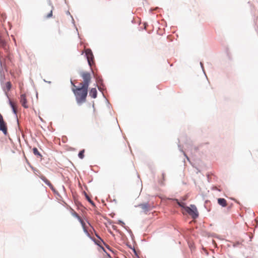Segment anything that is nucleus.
I'll return each mask as SVG.
<instances>
[{
  "mask_svg": "<svg viewBox=\"0 0 258 258\" xmlns=\"http://www.w3.org/2000/svg\"><path fill=\"white\" fill-rule=\"evenodd\" d=\"M74 88L72 91L74 92L76 100L78 104H81L86 101V97L88 94V88L80 86L77 87L73 85Z\"/></svg>",
  "mask_w": 258,
  "mask_h": 258,
  "instance_id": "1",
  "label": "nucleus"
},
{
  "mask_svg": "<svg viewBox=\"0 0 258 258\" xmlns=\"http://www.w3.org/2000/svg\"><path fill=\"white\" fill-rule=\"evenodd\" d=\"M81 76L83 78V82L80 84V86L88 88L91 80V77L90 73L82 72L81 73Z\"/></svg>",
  "mask_w": 258,
  "mask_h": 258,
  "instance_id": "2",
  "label": "nucleus"
},
{
  "mask_svg": "<svg viewBox=\"0 0 258 258\" xmlns=\"http://www.w3.org/2000/svg\"><path fill=\"white\" fill-rule=\"evenodd\" d=\"M185 212L188 214L193 219H196L199 216L197 208L194 205H190V207H185Z\"/></svg>",
  "mask_w": 258,
  "mask_h": 258,
  "instance_id": "3",
  "label": "nucleus"
},
{
  "mask_svg": "<svg viewBox=\"0 0 258 258\" xmlns=\"http://www.w3.org/2000/svg\"><path fill=\"white\" fill-rule=\"evenodd\" d=\"M85 52L87 58L88 62L90 67L94 63V56L91 50L89 48L85 49Z\"/></svg>",
  "mask_w": 258,
  "mask_h": 258,
  "instance_id": "4",
  "label": "nucleus"
},
{
  "mask_svg": "<svg viewBox=\"0 0 258 258\" xmlns=\"http://www.w3.org/2000/svg\"><path fill=\"white\" fill-rule=\"evenodd\" d=\"M79 222L81 223V225H82V226L83 227V231L85 233V234L90 238H92V236L91 235V234L90 233L89 231H88V230L87 229V227L86 226V224L84 222V221L81 219H80Z\"/></svg>",
  "mask_w": 258,
  "mask_h": 258,
  "instance_id": "5",
  "label": "nucleus"
},
{
  "mask_svg": "<svg viewBox=\"0 0 258 258\" xmlns=\"http://www.w3.org/2000/svg\"><path fill=\"white\" fill-rule=\"evenodd\" d=\"M0 131H2L5 135L8 134L7 123L4 119L0 121Z\"/></svg>",
  "mask_w": 258,
  "mask_h": 258,
  "instance_id": "6",
  "label": "nucleus"
},
{
  "mask_svg": "<svg viewBox=\"0 0 258 258\" xmlns=\"http://www.w3.org/2000/svg\"><path fill=\"white\" fill-rule=\"evenodd\" d=\"M20 102L22 105L25 108H28L29 106L27 103V100L26 99V95L23 94L21 95L20 96Z\"/></svg>",
  "mask_w": 258,
  "mask_h": 258,
  "instance_id": "7",
  "label": "nucleus"
},
{
  "mask_svg": "<svg viewBox=\"0 0 258 258\" xmlns=\"http://www.w3.org/2000/svg\"><path fill=\"white\" fill-rule=\"evenodd\" d=\"M139 206L145 211L147 212L150 211L152 207L148 203H144L139 205Z\"/></svg>",
  "mask_w": 258,
  "mask_h": 258,
  "instance_id": "8",
  "label": "nucleus"
},
{
  "mask_svg": "<svg viewBox=\"0 0 258 258\" xmlns=\"http://www.w3.org/2000/svg\"><path fill=\"white\" fill-rule=\"evenodd\" d=\"M39 177L51 188H53V185L51 182L43 175L39 176Z\"/></svg>",
  "mask_w": 258,
  "mask_h": 258,
  "instance_id": "9",
  "label": "nucleus"
},
{
  "mask_svg": "<svg viewBox=\"0 0 258 258\" xmlns=\"http://www.w3.org/2000/svg\"><path fill=\"white\" fill-rule=\"evenodd\" d=\"M218 203L223 207H225L227 205V201L225 199L219 198L218 199Z\"/></svg>",
  "mask_w": 258,
  "mask_h": 258,
  "instance_id": "10",
  "label": "nucleus"
},
{
  "mask_svg": "<svg viewBox=\"0 0 258 258\" xmlns=\"http://www.w3.org/2000/svg\"><path fill=\"white\" fill-rule=\"evenodd\" d=\"M97 92L96 88H92L89 92L90 96L93 98H95L97 97Z\"/></svg>",
  "mask_w": 258,
  "mask_h": 258,
  "instance_id": "11",
  "label": "nucleus"
},
{
  "mask_svg": "<svg viewBox=\"0 0 258 258\" xmlns=\"http://www.w3.org/2000/svg\"><path fill=\"white\" fill-rule=\"evenodd\" d=\"M91 239H92V240H93L95 242V243H96V244H97L98 245H99V246H100V247H102V249H103L104 251H105V250L104 248L103 247H102V246H101V243H104V242H103V241L102 240V239L101 238H99L98 240H96V239H95L93 238L92 237V238H91Z\"/></svg>",
  "mask_w": 258,
  "mask_h": 258,
  "instance_id": "12",
  "label": "nucleus"
},
{
  "mask_svg": "<svg viewBox=\"0 0 258 258\" xmlns=\"http://www.w3.org/2000/svg\"><path fill=\"white\" fill-rule=\"evenodd\" d=\"M33 153L37 157L42 159V156L36 148H34L33 149Z\"/></svg>",
  "mask_w": 258,
  "mask_h": 258,
  "instance_id": "13",
  "label": "nucleus"
},
{
  "mask_svg": "<svg viewBox=\"0 0 258 258\" xmlns=\"http://www.w3.org/2000/svg\"><path fill=\"white\" fill-rule=\"evenodd\" d=\"M49 6L50 8V13L46 16L47 18H49L52 16V12L54 9V7L50 2L49 3Z\"/></svg>",
  "mask_w": 258,
  "mask_h": 258,
  "instance_id": "14",
  "label": "nucleus"
},
{
  "mask_svg": "<svg viewBox=\"0 0 258 258\" xmlns=\"http://www.w3.org/2000/svg\"><path fill=\"white\" fill-rule=\"evenodd\" d=\"M176 201H177V204L181 207H182V208H183V209L185 210V207H187V206H185V204L183 202H178L177 200H176Z\"/></svg>",
  "mask_w": 258,
  "mask_h": 258,
  "instance_id": "15",
  "label": "nucleus"
},
{
  "mask_svg": "<svg viewBox=\"0 0 258 258\" xmlns=\"http://www.w3.org/2000/svg\"><path fill=\"white\" fill-rule=\"evenodd\" d=\"M84 152H85V150H83L82 151H81L79 153V154H78V156L80 158V159H83L84 157Z\"/></svg>",
  "mask_w": 258,
  "mask_h": 258,
  "instance_id": "16",
  "label": "nucleus"
},
{
  "mask_svg": "<svg viewBox=\"0 0 258 258\" xmlns=\"http://www.w3.org/2000/svg\"><path fill=\"white\" fill-rule=\"evenodd\" d=\"M6 18V15L5 14H0V21L1 22L4 21Z\"/></svg>",
  "mask_w": 258,
  "mask_h": 258,
  "instance_id": "17",
  "label": "nucleus"
},
{
  "mask_svg": "<svg viewBox=\"0 0 258 258\" xmlns=\"http://www.w3.org/2000/svg\"><path fill=\"white\" fill-rule=\"evenodd\" d=\"M6 87L8 90H10L11 88L12 85L10 82H8L6 84Z\"/></svg>",
  "mask_w": 258,
  "mask_h": 258,
  "instance_id": "18",
  "label": "nucleus"
},
{
  "mask_svg": "<svg viewBox=\"0 0 258 258\" xmlns=\"http://www.w3.org/2000/svg\"><path fill=\"white\" fill-rule=\"evenodd\" d=\"M73 216H74V217H76V218L78 219V220H79V221L80 220V219H82V218H81V217L78 215V214L77 213H76V212H74V213H73Z\"/></svg>",
  "mask_w": 258,
  "mask_h": 258,
  "instance_id": "19",
  "label": "nucleus"
},
{
  "mask_svg": "<svg viewBox=\"0 0 258 258\" xmlns=\"http://www.w3.org/2000/svg\"><path fill=\"white\" fill-rule=\"evenodd\" d=\"M85 196H86V199H87V200L92 204H94L93 201L91 200V199L89 197V196L86 194H85Z\"/></svg>",
  "mask_w": 258,
  "mask_h": 258,
  "instance_id": "20",
  "label": "nucleus"
},
{
  "mask_svg": "<svg viewBox=\"0 0 258 258\" xmlns=\"http://www.w3.org/2000/svg\"><path fill=\"white\" fill-rule=\"evenodd\" d=\"M4 119L2 115L0 113V121Z\"/></svg>",
  "mask_w": 258,
  "mask_h": 258,
  "instance_id": "21",
  "label": "nucleus"
},
{
  "mask_svg": "<svg viewBox=\"0 0 258 258\" xmlns=\"http://www.w3.org/2000/svg\"><path fill=\"white\" fill-rule=\"evenodd\" d=\"M88 224L91 227V228L92 229V230L95 232V229H94V228L90 225V223H88Z\"/></svg>",
  "mask_w": 258,
  "mask_h": 258,
  "instance_id": "22",
  "label": "nucleus"
},
{
  "mask_svg": "<svg viewBox=\"0 0 258 258\" xmlns=\"http://www.w3.org/2000/svg\"><path fill=\"white\" fill-rule=\"evenodd\" d=\"M104 244L105 245L106 247L108 249H109V250L110 249L109 246L108 245H106V244H105V243H104Z\"/></svg>",
  "mask_w": 258,
  "mask_h": 258,
  "instance_id": "23",
  "label": "nucleus"
},
{
  "mask_svg": "<svg viewBox=\"0 0 258 258\" xmlns=\"http://www.w3.org/2000/svg\"><path fill=\"white\" fill-rule=\"evenodd\" d=\"M95 235H96V236L98 238H100L96 233H95Z\"/></svg>",
  "mask_w": 258,
  "mask_h": 258,
  "instance_id": "24",
  "label": "nucleus"
},
{
  "mask_svg": "<svg viewBox=\"0 0 258 258\" xmlns=\"http://www.w3.org/2000/svg\"><path fill=\"white\" fill-rule=\"evenodd\" d=\"M13 108L14 111L15 112H16V110H15V108H14V107L13 106Z\"/></svg>",
  "mask_w": 258,
  "mask_h": 258,
  "instance_id": "25",
  "label": "nucleus"
},
{
  "mask_svg": "<svg viewBox=\"0 0 258 258\" xmlns=\"http://www.w3.org/2000/svg\"><path fill=\"white\" fill-rule=\"evenodd\" d=\"M120 222L121 224H124V223H123V222H121V221H120Z\"/></svg>",
  "mask_w": 258,
  "mask_h": 258,
  "instance_id": "26",
  "label": "nucleus"
}]
</instances>
